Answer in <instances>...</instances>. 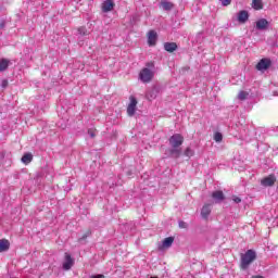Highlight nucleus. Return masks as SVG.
<instances>
[{
    "mask_svg": "<svg viewBox=\"0 0 278 278\" xmlns=\"http://www.w3.org/2000/svg\"><path fill=\"white\" fill-rule=\"evenodd\" d=\"M88 135L90 136V138H97V129L89 128L88 129Z\"/></svg>",
    "mask_w": 278,
    "mask_h": 278,
    "instance_id": "nucleus-26",
    "label": "nucleus"
},
{
    "mask_svg": "<svg viewBox=\"0 0 278 278\" xmlns=\"http://www.w3.org/2000/svg\"><path fill=\"white\" fill-rule=\"evenodd\" d=\"M175 242V237H167L162 241V244L159 245V251H164L165 249H170Z\"/></svg>",
    "mask_w": 278,
    "mask_h": 278,
    "instance_id": "nucleus-7",
    "label": "nucleus"
},
{
    "mask_svg": "<svg viewBox=\"0 0 278 278\" xmlns=\"http://www.w3.org/2000/svg\"><path fill=\"white\" fill-rule=\"evenodd\" d=\"M155 77V72L151 71L149 67H143L139 73V79L142 84H151Z\"/></svg>",
    "mask_w": 278,
    "mask_h": 278,
    "instance_id": "nucleus-2",
    "label": "nucleus"
},
{
    "mask_svg": "<svg viewBox=\"0 0 278 278\" xmlns=\"http://www.w3.org/2000/svg\"><path fill=\"white\" fill-rule=\"evenodd\" d=\"M210 214H212V204H204L201 210V217L204 220H207L210 218Z\"/></svg>",
    "mask_w": 278,
    "mask_h": 278,
    "instance_id": "nucleus-10",
    "label": "nucleus"
},
{
    "mask_svg": "<svg viewBox=\"0 0 278 278\" xmlns=\"http://www.w3.org/2000/svg\"><path fill=\"white\" fill-rule=\"evenodd\" d=\"M92 231L87 230L86 233L83 235V238L78 239V242H81V240H86V238H88V236H91Z\"/></svg>",
    "mask_w": 278,
    "mask_h": 278,
    "instance_id": "nucleus-27",
    "label": "nucleus"
},
{
    "mask_svg": "<svg viewBox=\"0 0 278 278\" xmlns=\"http://www.w3.org/2000/svg\"><path fill=\"white\" fill-rule=\"evenodd\" d=\"M185 155H186V157H192L194 155V151H192V149H190V148H187L185 150Z\"/></svg>",
    "mask_w": 278,
    "mask_h": 278,
    "instance_id": "nucleus-25",
    "label": "nucleus"
},
{
    "mask_svg": "<svg viewBox=\"0 0 278 278\" xmlns=\"http://www.w3.org/2000/svg\"><path fill=\"white\" fill-rule=\"evenodd\" d=\"M253 10H264V2L262 0H252Z\"/></svg>",
    "mask_w": 278,
    "mask_h": 278,
    "instance_id": "nucleus-20",
    "label": "nucleus"
},
{
    "mask_svg": "<svg viewBox=\"0 0 278 278\" xmlns=\"http://www.w3.org/2000/svg\"><path fill=\"white\" fill-rule=\"evenodd\" d=\"M78 34L80 36H88L89 33H88V29H86V27L81 26L78 28Z\"/></svg>",
    "mask_w": 278,
    "mask_h": 278,
    "instance_id": "nucleus-23",
    "label": "nucleus"
},
{
    "mask_svg": "<svg viewBox=\"0 0 278 278\" xmlns=\"http://www.w3.org/2000/svg\"><path fill=\"white\" fill-rule=\"evenodd\" d=\"M9 66H10V60L0 59V73H3V71H8Z\"/></svg>",
    "mask_w": 278,
    "mask_h": 278,
    "instance_id": "nucleus-18",
    "label": "nucleus"
},
{
    "mask_svg": "<svg viewBox=\"0 0 278 278\" xmlns=\"http://www.w3.org/2000/svg\"><path fill=\"white\" fill-rule=\"evenodd\" d=\"M178 225H179L180 229H188V224L184 220L179 222Z\"/></svg>",
    "mask_w": 278,
    "mask_h": 278,
    "instance_id": "nucleus-28",
    "label": "nucleus"
},
{
    "mask_svg": "<svg viewBox=\"0 0 278 278\" xmlns=\"http://www.w3.org/2000/svg\"><path fill=\"white\" fill-rule=\"evenodd\" d=\"M214 140H215V142H223V134L215 132Z\"/></svg>",
    "mask_w": 278,
    "mask_h": 278,
    "instance_id": "nucleus-24",
    "label": "nucleus"
},
{
    "mask_svg": "<svg viewBox=\"0 0 278 278\" xmlns=\"http://www.w3.org/2000/svg\"><path fill=\"white\" fill-rule=\"evenodd\" d=\"M10 85V83L8 81V79H3L1 81V88H7Z\"/></svg>",
    "mask_w": 278,
    "mask_h": 278,
    "instance_id": "nucleus-31",
    "label": "nucleus"
},
{
    "mask_svg": "<svg viewBox=\"0 0 278 278\" xmlns=\"http://www.w3.org/2000/svg\"><path fill=\"white\" fill-rule=\"evenodd\" d=\"M10 250V241L7 239H1L0 240V253H4V251Z\"/></svg>",
    "mask_w": 278,
    "mask_h": 278,
    "instance_id": "nucleus-16",
    "label": "nucleus"
},
{
    "mask_svg": "<svg viewBox=\"0 0 278 278\" xmlns=\"http://www.w3.org/2000/svg\"><path fill=\"white\" fill-rule=\"evenodd\" d=\"M146 66H147V68H155V62L150 61V62L146 63Z\"/></svg>",
    "mask_w": 278,
    "mask_h": 278,
    "instance_id": "nucleus-29",
    "label": "nucleus"
},
{
    "mask_svg": "<svg viewBox=\"0 0 278 278\" xmlns=\"http://www.w3.org/2000/svg\"><path fill=\"white\" fill-rule=\"evenodd\" d=\"M169 144L172 149H179L184 144V136L180 134H175L169 138Z\"/></svg>",
    "mask_w": 278,
    "mask_h": 278,
    "instance_id": "nucleus-3",
    "label": "nucleus"
},
{
    "mask_svg": "<svg viewBox=\"0 0 278 278\" xmlns=\"http://www.w3.org/2000/svg\"><path fill=\"white\" fill-rule=\"evenodd\" d=\"M161 8H163V10H165L166 12H170V10L175 8V3L168 0H161Z\"/></svg>",
    "mask_w": 278,
    "mask_h": 278,
    "instance_id": "nucleus-12",
    "label": "nucleus"
},
{
    "mask_svg": "<svg viewBox=\"0 0 278 278\" xmlns=\"http://www.w3.org/2000/svg\"><path fill=\"white\" fill-rule=\"evenodd\" d=\"M256 29H268V21L266 18H261L256 22Z\"/></svg>",
    "mask_w": 278,
    "mask_h": 278,
    "instance_id": "nucleus-15",
    "label": "nucleus"
},
{
    "mask_svg": "<svg viewBox=\"0 0 278 278\" xmlns=\"http://www.w3.org/2000/svg\"><path fill=\"white\" fill-rule=\"evenodd\" d=\"M75 264V260L71 256V254L65 253V261L63 263V270H71Z\"/></svg>",
    "mask_w": 278,
    "mask_h": 278,
    "instance_id": "nucleus-8",
    "label": "nucleus"
},
{
    "mask_svg": "<svg viewBox=\"0 0 278 278\" xmlns=\"http://www.w3.org/2000/svg\"><path fill=\"white\" fill-rule=\"evenodd\" d=\"M157 43V33L155 30H150L148 33V45L149 47H155Z\"/></svg>",
    "mask_w": 278,
    "mask_h": 278,
    "instance_id": "nucleus-9",
    "label": "nucleus"
},
{
    "mask_svg": "<svg viewBox=\"0 0 278 278\" xmlns=\"http://www.w3.org/2000/svg\"><path fill=\"white\" fill-rule=\"evenodd\" d=\"M275 181H277V178L275 177V175L271 174V175L263 178L261 180V185H263L264 188H270V187L275 186Z\"/></svg>",
    "mask_w": 278,
    "mask_h": 278,
    "instance_id": "nucleus-6",
    "label": "nucleus"
},
{
    "mask_svg": "<svg viewBox=\"0 0 278 278\" xmlns=\"http://www.w3.org/2000/svg\"><path fill=\"white\" fill-rule=\"evenodd\" d=\"M238 21L239 23H245L249 21V12L247 11H240L238 14Z\"/></svg>",
    "mask_w": 278,
    "mask_h": 278,
    "instance_id": "nucleus-17",
    "label": "nucleus"
},
{
    "mask_svg": "<svg viewBox=\"0 0 278 278\" xmlns=\"http://www.w3.org/2000/svg\"><path fill=\"white\" fill-rule=\"evenodd\" d=\"M212 198L216 201V203H220V201H225V193L223 191H214L212 193Z\"/></svg>",
    "mask_w": 278,
    "mask_h": 278,
    "instance_id": "nucleus-14",
    "label": "nucleus"
},
{
    "mask_svg": "<svg viewBox=\"0 0 278 278\" xmlns=\"http://www.w3.org/2000/svg\"><path fill=\"white\" fill-rule=\"evenodd\" d=\"M164 49L167 51V53H175L177 51V43L175 42H165Z\"/></svg>",
    "mask_w": 278,
    "mask_h": 278,
    "instance_id": "nucleus-13",
    "label": "nucleus"
},
{
    "mask_svg": "<svg viewBox=\"0 0 278 278\" xmlns=\"http://www.w3.org/2000/svg\"><path fill=\"white\" fill-rule=\"evenodd\" d=\"M222 2V5L227 7L231 5V0H219Z\"/></svg>",
    "mask_w": 278,
    "mask_h": 278,
    "instance_id": "nucleus-30",
    "label": "nucleus"
},
{
    "mask_svg": "<svg viewBox=\"0 0 278 278\" xmlns=\"http://www.w3.org/2000/svg\"><path fill=\"white\" fill-rule=\"evenodd\" d=\"M169 153H170L172 157H175L176 160L181 157V149L180 148H172L169 150Z\"/></svg>",
    "mask_w": 278,
    "mask_h": 278,
    "instance_id": "nucleus-19",
    "label": "nucleus"
},
{
    "mask_svg": "<svg viewBox=\"0 0 278 278\" xmlns=\"http://www.w3.org/2000/svg\"><path fill=\"white\" fill-rule=\"evenodd\" d=\"M256 258L257 254L253 250H248L244 254H241V269L247 270Z\"/></svg>",
    "mask_w": 278,
    "mask_h": 278,
    "instance_id": "nucleus-1",
    "label": "nucleus"
},
{
    "mask_svg": "<svg viewBox=\"0 0 278 278\" xmlns=\"http://www.w3.org/2000/svg\"><path fill=\"white\" fill-rule=\"evenodd\" d=\"M129 101L130 102L127 106V115L128 116H134V114H136V108L138 105V100L136 99V97L130 96Z\"/></svg>",
    "mask_w": 278,
    "mask_h": 278,
    "instance_id": "nucleus-4",
    "label": "nucleus"
},
{
    "mask_svg": "<svg viewBox=\"0 0 278 278\" xmlns=\"http://www.w3.org/2000/svg\"><path fill=\"white\" fill-rule=\"evenodd\" d=\"M232 201L235 203H242V199H240L239 197H233Z\"/></svg>",
    "mask_w": 278,
    "mask_h": 278,
    "instance_id": "nucleus-32",
    "label": "nucleus"
},
{
    "mask_svg": "<svg viewBox=\"0 0 278 278\" xmlns=\"http://www.w3.org/2000/svg\"><path fill=\"white\" fill-rule=\"evenodd\" d=\"M252 278H264V277H262V276H253Z\"/></svg>",
    "mask_w": 278,
    "mask_h": 278,
    "instance_id": "nucleus-33",
    "label": "nucleus"
},
{
    "mask_svg": "<svg viewBox=\"0 0 278 278\" xmlns=\"http://www.w3.org/2000/svg\"><path fill=\"white\" fill-rule=\"evenodd\" d=\"M247 97H249V92H247V91H240L238 93L239 101H245Z\"/></svg>",
    "mask_w": 278,
    "mask_h": 278,
    "instance_id": "nucleus-22",
    "label": "nucleus"
},
{
    "mask_svg": "<svg viewBox=\"0 0 278 278\" xmlns=\"http://www.w3.org/2000/svg\"><path fill=\"white\" fill-rule=\"evenodd\" d=\"M34 160V155H31V153H25L23 156H22V162L23 164H31Z\"/></svg>",
    "mask_w": 278,
    "mask_h": 278,
    "instance_id": "nucleus-21",
    "label": "nucleus"
},
{
    "mask_svg": "<svg viewBox=\"0 0 278 278\" xmlns=\"http://www.w3.org/2000/svg\"><path fill=\"white\" fill-rule=\"evenodd\" d=\"M273 64V61L270 59H261L260 62L256 64L255 68L256 71H268Z\"/></svg>",
    "mask_w": 278,
    "mask_h": 278,
    "instance_id": "nucleus-5",
    "label": "nucleus"
},
{
    "mask_svg": "<svg viewBox=\"0 0 278 278\" xmlns=\"http://www.w3.org/2000/svg\"><path fill=\"white\" fill-rule=\"evenodd\" d=\"M114 5H116L114 3V0H105L103 3H102V12H112L114 10Z\"/></svg>",
    "mask_w": 278,
    "mask_h": 278,
    "instance_id": "nucleus-11",
    "label": "nucleus"
}]
</instances>
